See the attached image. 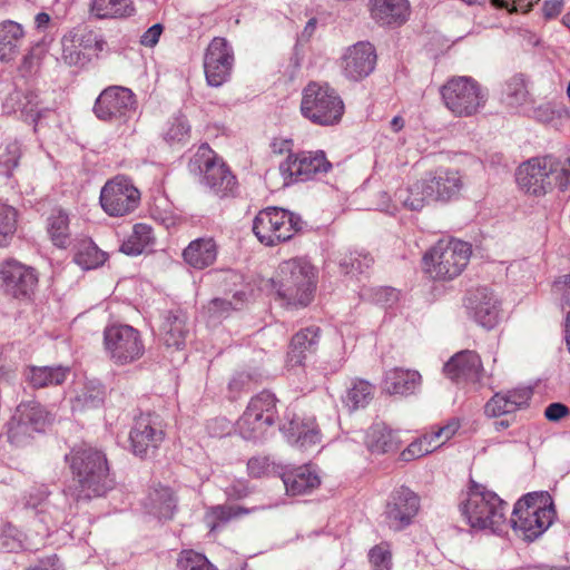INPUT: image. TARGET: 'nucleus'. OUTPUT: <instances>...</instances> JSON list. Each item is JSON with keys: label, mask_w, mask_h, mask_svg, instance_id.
I'll list each match as a JSON object with an SVG mask.
<instances>
[{"label": "nucleus", "mask_w": 570, "mask_h": 570, "mask_svg": "<svg viewBox=\"0 0 570 570\" xmlns=\"http://www.w3.org/2000/svg\"><path fill=\"white\" fill-rule=\"evenodd\" d=\"M69 367L58 366H29L26 372L27 381L36 389L63 383Z\"/></svg>", "instance_id": "nucleus-33"}, {"label": "nucleus", "mask_w": 570, "mask_h": 570, "mask_svg": "<svg viewBox=\"0 0 570 570\" xmlns=\"http://www.w3.org/2000/svg\"><path fill=\"white\" fill-rule=\"evenodd\" d=\"M554 515L549 493H529L514 504L510 522L523 539L533 541L552 524Z\"/></svg>", "instance_id": "nucleus-4"}, {"label": "nucleus", "mask_w": 570, "mask_h": 570, "mask_svg": "<svg viewBox=\"0 0 570 570\" xmlns=\"http://www.w3.org/2000/svg\"><path fill=\"white\" fill-rule=\"evenodd\" d=\"M368 560L373 570H392V552L390 544L382 542L368 552Z\"/></svg>", "instance_id": "nucleus-49"}, {"label": "nucleus", "mask_w": 570, "mask_h": 570, "mask_svg": "<svg viewBox=\"0 0 570 570\" xmlns=\"http://www.w3.org/2000/svg\"><path fill=\"white\" fill-rule=\"evenodd\" d=\"M269 463L266 458H252L247 463L248 473L254 478H261L267 473Z\"/></svg>", "instance_id": "nucleus-61"}, {"label": "nucleus", "mask_w": 570, "mask_h": 570, "mask_svg": "<svg viewBox=\"0 0 570 570\" xmlns=\"http://www.w3.org/2000/svg\"><path fill=\"white\" fill-rule=\"evenodd\" d=\"M531 397V387H518L497 392L485 403L484 415L490 419L512 415L520 410L527 409Z\"/></svg>", "instance_id": "nucleus-21"}, {"label": "nucleus", "mask_w": 570, "mask_h": 570, "mask_svg": "<svg viewBox=\"0 0 570 570\" xmlns=\"http://www.w3.org/2000/svg\"><path fill=\"white\" fill-rule=\"evenodd\" d=\"M189 334L188 315L181 309L170 311L161 326V338L167 347L180 350Z\"/></svg>", "instance_id": "nucleus-24"}, {"label": "nucleus", "mask_w": 570, "mask_h": 570, "mask_svg": "<svg viewBox=\"0 0 570 570\" xmlns=\"http://www.w3.org/2000/svg\"><path fill=\"white\" fill-rule=\"evenodd\" d=\"M18 534V530L10 524L4 525L0 535V549L7 552L20 549L22 544Z\"/></svg>", "instance_id": "nucleus-56"}, {"label": "nucleus", "mask_w": 570, "mask_h": 570, "mask_svg": "<svg viewBox=\"0 0 570 570\" xmlns=\"http://www.w3.org/2000/svg\"><path fill=\"white\" fill-rule=\"evenodd\" d=\"M282 480L287 494L291 495L306 494L321 483L318 475L308 465L284 473Z\"/></svg>", "instance_id": "nucleus-30"}, {"label": "nucleus", "mask_w": 570, "mask_h": 570, "mask_svg": "<svg viewBox=\"0 0 570 570\" xmlns=\"http://www.w3.org/2000/svg\"><path fill=\"white\" fill-rule=\"evenodd\" d=\"M375 47L370 42H358V78L367 77L376 66Z\"/></svg>", "instance_id": "nucleus-47"}, {"label": "nucleus", "mask_w": 570, "mask_h": 570, "mask_svg": "<svg viewBox=\"0 0 570 570\" xmlns=\"http://www.w3.org/2000/svg\"><path fill=\"white\" fill-rule=\"evenodd\" d=\"M434 450H436V445H433V443L430 442L428 435L424 434L422 438L409 444L407 448L401 452L400 459L404 462H410L412 460L424 456Z\"/></svg>", "instance_id": "nucleus-48"}, {"label": "nucleus", "mask_w": 570, "mask_h": 570, "mask_svg": "<svg viewBox=\"0 0 570 570\" xmlns=\"http://www.w3.org/2000/svg\"><path fill=\"white\" fill-rule=\"evenodd\" d=\"M517 183L532 196L546 195L554 184L564 190L570 185V158L564 164L552 156L531 158L518 168Z\"/></svg>", "instance_id": "nucleus-3"}, {"label": "nucleus", "mask_w": 570, "mask_h": 570, "mask_svg": "<svg viewBox=\"0 0 570 570\" xmlns=\"http://www.w3.org/2000/svg\"><path fill=\"white\" fill-rule=\"evenodd\" d=\"M463 188L459 170L439 168L426 174L405 189H399L395 198L411 210L422 209L430 200L449 202Z\"/></svg>", "instance_id": "nucleus-1"}, {"label": "nucleus", "mask_w": 570, "mask_h": 570, "mask_svg": "<svg viewBox=\"0 0 570 570\" xmlns=\"http://www.w3.org/2000/svg\"><path fill=\"white\" fill-rule=\"evenodd\" d=\"M462 514L474 529L500 530L505 522L507 503L492 491L473 485L460 504Z\"/></svg>", "instance_id": "nucleus-7"}, {"label": "nucleus", "mask_w": 570, "mask_h": 570, "mask_svg": "<svg viewBox=\"0 0 570 570\" xmlns=\"http://www.w3.org/2000/svg\"><path fill=\"white\" fill-rule=\"evenodd\" d=\"M24 38L22 26L12 20L0 22V61L10 62L16 59Z\"/></svg>", "instance_id": "nucleus-29"}, {"label": "nucleus", "mask_w": 570, "mask_h": 570, "mask_svg": "<svg viewBox=\"0 0 570 570\" xmlns=\"http://www.w3.org/2000/svg\"><path fill=\"white\" fill-rule=\"evenodd\" d=\"M46 50L45 48L37 43L35 45L27 55L23 56L21 65L19 67L20 72L23 76H30L38 71L40 65L45 58Z\"/></svg>", "instance_id": "nucleus-51"}, {"label": "nucleus", "mask_w": 570, "mask_h": 570, "mask_svg": "<svg viewBox=\"0 0 570 570\" xmlns=\"http://www.w3.org/2000/svg\"><path fill=\"white\" fill-rule=\"evenodd\" d=\"M302 220L295 214L283 208L261 210L254 222L253 232L262 244L275 246L291 239L302 228Z\"/></svg>", "instance_id": "nucleus-10"}, {"label": "nucleus", "mask_w": 570, "mask_h": 570, "mask_svg": "<svg viewBox=\"0 0 570 570\" xmlns=\"http://www.w3.org/2000/svg\"><path fill=\"white\" fill-rule=\"evenodd\" d=\"M563 4V0H547L542 7L544 17L551 19L559 16L562 11Z\"/></svg>", "instance_id": "nucleus-64"}, {"label": "nucleus", "mask_w": 570, "mask_h": 570, "mask_svg": "<svg viewBox=\"0 0 570 570\" xmlns=\"http://www.w3.org/2000/svg\"><path fill=\"white\" fill-rule=\"evenodd\" d=\"M20 154V146L18 142H9L6 146L4 151L0 154V164H2L9 170L13 169L18 166Z\"/></svg>", "instance_id": "nucleus-58"}, {"label": "nucleus", "mask_w": 570, "mask_h": 570, "mask_svg": "<svg viewBox=\"0 0 570 570\" xmlns=\"http://www.w3.org/2000/svg\"><path fill=\"white\" fill-rule=\"evenodd\" d=\"M570 414V410L563 403H551L544 410V416L548 421L559 422L563 417H567Z\"/></svg>", "instance_id": "nucleus-60"}, {"label": "nucleus", "mask_w": 570, "mask_h": 570, "mask_svg": "<svg viewBox=\"0 0 570 570\" xmlns=\"http://www.w3.org/2000/svg\"><path fill=\"white\" fill-rule=\"evenodd\" d=\"M422 376L417 371L395 367L385 374L383 391L390 395H410L420 386Z\"/></svg>", "instance_id": "nucleus-25"}, {"label": "nucleus", "mask_w": 570, "mask_h": 570, "mask_svg": "<svg viewBox=\"0 0 570 570\" xmlns=\"http://www.w3.org/2000/svg\"><path fill=\"white\" fill-rule=\"evenodd\" d=\"M35 433L37 432L23 423L22 420H19L16 414L9 422L8 439L16 445L23 444L28 439L32 438Z\"/></svg>", "instance_id": "nucleus-52"}, {"label": "nucleus", "mask_w": 570, "mask_h": 570, "mask_svg": "<svg viewBox=\"0 0 570 570\" xmlns=\"http://www.w3.org/2000/svg\"><path fill=\"white\" fill-rule=\"evenodd\" d=\"M331 168L332 164L326 159L324 151H299L287 155L286 159L279 164V174L283 185L288 186L309 180L317 174L327 173Z\"/></svg>", "instance_id": "nucleus-13"}, {"label": "nucleus", "mask_w": 570, "mask_h": 570, "mask_svg": "<svg viewBox=\"0 0 570 570\" xmlns=\"http://www.w3.org/2000/svg\"><path fill=\"white\" fill-rule=\"evenodd\" d=\"M151 242V227L146 224H136L131 235L121 244L120 250L126 255H139Z\"/></svg>", "instance_id": "nucleus-38"}, {"label": "nucleus", "mask_w": 570, "mask_h": 570, "mask_svg": "<svg viewBox=\"0 0 570 570\" xmlns=\"http://www.w3.org/2000/svg\"><path fill=\"white\" fill-rule=\"evenodd\" d=\"M318 338L320 328L315 326L307 327L296 333L292 338L287 353V366L295 367L302 365L306 352L313 353L316 351Z\"/></svg>", "instance_id": "nucleus-27"}, {"label": "nucleus", "mask_w": 570, "mask_h": 570, "mask_svg": "<svg viewBox=\"0 0 570 570\" xmlns=\"http://www.w3.org/2000/svg\"><path fill=\"white\" fill-rule=\"evenodd\" d=\"M234 55L230 46L224 38L216 37L208 45L204 57V71L207 83L219 87L230 76Z\"/></svg>", "instance_id": "nucleus-18"}, {"label": "nucleus", "mask_w": 570, "mask_h": 570, "mask_svg": "<svg viewBox=\"0 0 570 570\" xmlns=\"http://www.w3.org/2000/svg\"><path fill=\"white\" fill-rule=\"evenodd\" d=\"M185 262L197 269L213 265L217 258V245L213 238H197L184 249Z\"/></svg>", "instance_id": "nucleus-28"}, {"label": "nucleus", "mask_w": 570, "mask_h": 570, "mask_svg": "<svg viewBox=\"0 0 570 570\" xmlns=\"http://www.w3.org/2000/svg\"><path fill=\"white\" fill-rule=\"evenodd\" d=\"M190 126L184 116L174 117L165 132V139L170 142H184L189 138Z\"/></svg>", "instance_id": "nucleus-50"}, {"label": "nucleus", "mask_w": 570, "mask_h": 570, "mask_svg": "<svg viewBox=\"0 0 570 570\" xmlns=\"http://www.w3.org/2000/svg\"><path fill=\"white\" fill-rule=\"evenodd\" d=\"M82 36L78 32H69L61 39L62 55L61 59L68 66H77L85 59L81 50Z\"/></svg>", "instance_id": "nucleus-43"}, {"label": "nucleus", "mask_w": 570, "mask_h": 570, "mask_svg": "<svg viewBox=\"0 0 570 570\" xmlns=\"http://www.w3.org/2000/svg\"><path fill=\"white\" fill-rule=\"evenodd\" d=\"M553 291L561 295L563 303L570 306V275H564L553 283Z\"/></svg>", "instance_id": "nucleus-62"}, {"label": "nucleus", "mask_w": 570, "mask_h": 570, "mask_svg": "<svg viewBox=\"0 0 570 570\" xmlns=\"http://www.w3.org/2000/svg\"><path fill=\"white\" fill-rule=\"evenodd\" d=\"M242 513H247V510L239 507L216 505L206 513L205 521L210 531H215L220 524Z\"/></svg>", "instance_id": "nucleus-44"}, {"label": "nucleus", "mask_w": 570, "mask_h": 570, "mask_svg": "<svg viewBox=\"0 0 570 570\" xmlns=\"http://www.w3.org/2000/svg\"><path fill=\"white\" fill-rule=\"evenodd\" d=\"M301 112L315 125L333 126L341 120L344 104L327 83L311 81L302 92Z\"/></svg>", "instance_id": "nucleus-8"}, {"label": "nucleus", "mask_w": 570, "mask_h": 570, "mask_svg": "<svg viewBox=\"0 0 570 570\" xmlns=\"http://www.w3.org/2000/svg\"><path fill=\"white\" fill-rule=\"evenodd\" d=\"M104 387L96 382H89L75 396L72 401L73 411H83L86 409L98 407L104 401Z\"/></svg>", "instance_id": "nucleus-42"}, {"label": "nucleus", "mask_w": 570, "mask_h": 570, "mask_svg": "<svg viewBox=\"0 0 570 570\" xmlns=\"http://www.w3.org/2000/svg\"><path fill=\"white\" fill-rule=\"evenodd\" d=\"M397 434L385 423L373 424L365 434L364 444L372 454L394 452L400 446Z\"/></svg>", "instance_id": "nucleus-26"}, {"label": "nucleus", "mask_w": 570, "mask_h": 570, "mask_svg": "<svg viewBox=\"0 0 570 570\" xmlns=\"http://www.w3.org/2000/svg\"><path fill=\"white\" fill-rule=\"evenodd\" d=\"M234 302L226 298H213L205 307V314L209 323H218L230 315L233 311L240 309L244 303V293H236Z\"/></svg>", "instance_id": "nucleus-36"}, {"label": "nucleus", "mask_w": 570, "mask_h": 570, "mask_svg": "<svg viewBox=\"0 0 570 570\" xmlns=\"http://www.w3.org/2000/svg\"><path fill=\"white\" fill-rule=\"evenodd\" d=\"M277 399L268 391H263L257 395L253 396L246 407V411L259 421L275 424L277 417Z\"/></svg>", "instance_id": "nucleus-34"}, {"label": "nucleus", "mask_w": 570, "mask_h": 570, "mask_svg": "<svg viewBox=\"0 0 570 570\" xmlns=\"http://www.w3.org/2000/svg\"><path fill=\"white\" fill-rule=\"evenodd\" d=\"M178 570H217L202 553L194 550H184L177 559Z\"/></svg>", "instance_id": "nucleus-46"}, {"label": "nucleus", "mask_w": 570, "mask_h": 570, "mask_svg": "<svg viewBox=\"0 0 570 570\" xmlns=\"http://www.w3.org/2000/svg\"><path fill=\"white\" fill-rule=\"evenodd\" d=\"M338 66L343 75L351 80L356 78V45L348 46L342 53Z\"/></svg>", "instance_id": "nucleus-55"}, {"label": "nucleus", "mask_w": 570, "mask_h": 570, "mask_svg": "<svg viewBox=\"0 0 570 570\" xmlns=\"http://www.w3.org/2000/svg\"><path fill=\"white\" fill-rule=\"evenodd\" d=\"M505 99L511 106H522L530 100V94L523 76H514L507 82Z\"/></svg>", "instance_id": "nucleus-45"}, {"label": "nucleus", "mask_w": 570, "mask_h": 570, "mask_svg": "<svg viewBox=\"0 0 570 570\" xmlns=\"http://www.w3.org/2000/svg\"><path fill=\"white\" fill-rule=\"evenodd\" d=\"M272 426L273 425L265 423L264 420L259 421L257 417H254L246 410L236 422V431L244 440L248 441L263 439L267 430Z\"/></svg>", "instance_id": "nucleus-39"}, {"label": "nucleus", "mask_w": 570, "mask_h": 570, "mask_svg": "<svg viewBox=\"0 0 570 570\" xmlns=\"http://www.w3.org/2000/svg\"><path fill=\"white\" fill-rule=\"evenodd\" d=\"M459 425L455 422L449 423L444 426L439 428L435 431L426 433L429 440L436 449L446 443L458 431Z\"/></svg>", "instance_id": "nucleus-57"}, {"label": "nucleus", "mask_w": 570, "mask_h": 570, "mask_svg": "<svg viewBox=\"0 0 570 570\" xmlns=\"http://www.w3.org/2000/svg\"><path fill=\"white\" fill-rule=\"evenodd\" d=\"M165 439L158 415L146 413L135 417L129 433L130 448L135 455L144 458L155 453Z\"/></svg>", "instance_id": "nucleus-15"}, {"label": "nucleus", "mask_w": 570, "mask_h": 570, "mask_svg": "<svg viewBox=\"0 0 570 570\" xmlns=\"http://www.w3.org/2000/svg\"><path fill=\"white\" fill-rule=\"evenodd\" d=\"M104 347L116 365L131 364L145 354V344L139 331L127 324L107 326L104 331Z\"/></svg>", "instance_id": "nucleus-11"}, {"label": "nucleus", "mask_w": 570, "mask_h": 570, "mask_svg": "<svg viewBox=\"0 0 570 570\" xmlns=\"http://www.w3.org/2000/svg\"><path fill=\"white\" fill-rule=\"evenodd\" d=\"M73 261L82 269H92L105 263L106 254L91 240H82L77 247Z\"/></svg>", "instance_id": "nucleus-37"}, {"label": "nucleus", "mask_w": 570, "mask_h": 570, "mask_svg": "<svg viewBox=\"0 0 570 570\" xmlns=\"http://www.w3.org/2000/svg\"><path fill=\"white\" fill-rule=\"evenodd\" d=\"M191 164L203 174L202 183L214 195L227 197L234 194L237 186L236 177L207 144L197 149Z\"/></svg>", "instance_id": "nucleus-12"}, {"label": "nucleus", "mask_w": 570, "mask_h": 570, "mask_svg": "<svg viewBox=\"0 0 570 570\" xmlns=\"http://www.w3.org/2000/svg\"><path fill=\"white\" fill-rule=\"evenodd\" d=\"M14 414L36 432H40L47 421L46 411L33 401L19 404Z\"/></svg>", "instance_id": "nucleus-41"}, {"label": "nucleus", "mask_w": 570, "mask_h": 570, "mask_svg": "<svg viewBox=\"0 0 570 570\" xmlns=\"http://www.w3.org/2000/svg\"><path fill=\"white\" fill-rule=\"evenodd\" d=\"M26 100L22 111L27 118H30L36 125L52 111L51 108L41 106V101L35 92L28 94Z\"/></svg>", "instance_id": "nucleus-53"}, {"label": "nucleus", "mask_w": 570, "mask_h": 570, "mask_svg": "<svg viewBox=\"0 0 570 570\" xmlns=\"http://www.w3.org/2000/svg\"><path fill=\"white\" fill-rule=\"evenodd\" d=\"M0 281L4 292L19 299H29L38 285L37 272L18 261H6L0 268Z\"/></svg>", "instance_id": "nucleus-17"}, {"label": "nucleus", "mask_w": 570, "mask_h": 570, "mask_svg": "<svg viewBox=\"0 0 570 570\" xmlns=\"http://www.w3.org/2000/svg\"><path fill=\"white\" fill-rule=\"evenodd\" d=\"M139 200V190L125 177L107 181L100 193L101 207L109 216H125L134 212Z\"/></svg>", "instance_id": "nucleus-14"}, {"label": "nucleus", "mask_w": 570, "mask_h": 570, "mask_svg": "<svg viewBox=\"0 0 570 570\" xmlns=\"http://www.w3.org/2000/svg\"><path fill=\"white\" fill-rule=\"evenodd\" d=\"M420 509V498L411 489L401 487L392 492L385 507L389 527L400 531L407 527Z\"/></svg>", "instance_id": "nucleus-20"}, {"label": "nucleus", "mask_w": 570, "mask_h": 570, "mask_svg": "<svg viewBox=\"0 0 570 570\" xmlns=\"http://www.w3.org/2000/svg\"><path fill=\"white\" fill-rule=\"evenodd\" d=\"M17 228V210L7 204L0 202V237L6 239L11 236Z\"/></svg>", "instance_id": "nucleus-54"}, {"label": "nucleus", "mask_w": 570, "mask_h": 570, "mask_svg": "<svg viewBox=\"0 0 570 570\" xmlns=\"http://www.w3.org/2000/svg\"><path fill=\"white\" fill-rule=\"evenodd\" d=\"M445 107L455 117H471L483 108L488 95L482 86L471 77H453L441 87Z\"/></svg>", "instance_id": "nucleus-9"}, {"label": "nucleus", "mask_w": 570, "mask_h": 570, "mask_svg": "<svg viewBox=\"0 0 570 570\" xmlns=\"http://www.w3.org/2000/svg\"><path fill=\"white\" fill-rule=\"evenodd\" d=\"M276 286L278 296L288 304L306 306L315 291L314 267L301 258L283 262L278 267Z\"/></svg>", "instance_id": "nucleus-6"}, {"label": "nucleus", "mask_w": 570, "mask_h": 570, "mask_svg": "<svg viewBox=\"0 0 570 570\" xmlns=\"http://www.w3.org/2000/svg\"><path fill=\"white\" fill-rule=\"evenodd\" d=\"M163 31L164 27L161 23L151 26L141 35L140 45L148 48L155 47L158 43Z\"/></svg>", "instance_id": "nucleus-59"}, {"label": "nucleus", "mask_w": 570, "mask_h": 570, "mask_svg": "<svg viewBox=\"0 0 570 570\" xmlns=\"http://www.w3.org/2000/svg\"><path fill=\"white\" fill-rule=\"evenodd\" d=\"M283 431L289 442L296 443L305 450L321 441L320 431L312 420L306 422L292 420L287 426H283Z\"/></svg>", "instance_id": "nucleus-32"}, {"label": "nucleus", "mask_w": 570, "mask_h": 570, "mask_svg": "<svg viewBox=\"0 0 570 570\" xmlns=\"http://www.w3.org/2000/svg\"><path fill=\"white\" fill-rule=\"evenodd\" d=\"M375 387L370 382L358 380V405L365 406L374 396Z\"/></svg>", "instance_id": "nucleus-63"}, {"label": "nucleus", "mask_w": 570, "mask_h": 570, "mask_svg": "<svg viewBox=\"0 0 570 570\" xmlns=\"http://www.w3.org/2000/svg\"><path fill=\"white\" fill-rule=\"evenodd\" d=\"M48 233L57 247H67L70 236L69 218L63 210L57 209L50 215L48 219Z\"/></svg>", "instance_id": "nucleus-40"}, {"label": "nucleus", "mask_w": 570, "mask_h": 570, "mask_svg": "<svg viewBox=\"0 0 570 570\" xmlns=\"http://www.w3.org/2000/svg\"><path fill=\"white\" fill-rule=\"evenodd\" d=\"M468 307L473 311L475 321L487 328L494 327L499 322L500 304L492 292L485 287L470 292Z\"/></svg>", "instance_id": "nucleus-22"}, {"label": "nucleus", "mask_w": 570, "mask_h": 570, "mask_svg": "<svg viewBox=\"0 0 570 570\" xmlns=\"http://www.w3.org/2000/svg\"><path fill=\"white\" fill-rule=\"evenodd\" d=\"M145 507L150 514L158 519H171L176 508L173 491L167 487L153 489L145 501Z\"/></svg>", "instance_id": "nucleus-31"}, {"label": "nucleus", "mask_w": 570, "mask_h": 570, "mask_svg": "<svg viewBox=\"0 0 570 570\" xmlns=\"http://www.w3.org/2000/svg\"><path fill=\"white\" fill-rule=\"evenodd\" d=\"M445 375L458 384H464L474 392L480 391L483 384L484 368L479 354L474 351L464 350L454 354L444 364Z\"/></svg>", "instance_id": "nucleus-16"}, {"label": "nucleus", "mask_w": 570, "mask_h": 570, "mask_svg": "<svg viewBox=\"0 0 570 570\" xmlns=\"http://www.w3.org/2000/svg\"><path fill=\"white\" fill-rule=\"evenodd\" d=\"M136 110L134 92L125 87L112 86L97 98L94 112L101 120L130 117Z\"/></svg>", "instance_id": "nucleus-19"}, {"label": "nucleus", "mask_w": 570, "mask_h": 570, "mask_svg": "<svg viewBox=\"0 0 570 570\" xmlns=\"http://www.w3.org/2000/svg\"><path fill=\"white\" fill-rule=\"evenodd\" d=\"M73 485L69 493L75 500H89L104 495L112 487L106 455L95 449L77 451L71 459Z\"/></svg>", "instance_id": "nucleus-2"}, {"label": "nucleus", "mask_w": 570, "mask_h": 570, "mask_svg": "<svg viewBox=\"0 0 570 570\" xmlns=\"http://www.w3.org/2000/svg\"><path fill=\"white\" fill-rule=\"evenodd\" d=\"M91 12L99 19L127 18L135 13L131 0H92Z\"/></svg>", "instance_id": "nucleus-35"}, {"label": "nucleus", "mask_w": 570, "mask_h": 570, "mask_svg": "<svg viewBox=\"0 0 570 570\" xmlns=\"http://www.w3.org/2000/svg\"><path fill=\"white\" fill-rule=\"evenodd\" d=\"M371 17L383 26H401L410 16L407 0H370Z\"/></svg>", "instance_id": "nucleus-23"}, {"label": "nucleus", "mask_w": 570, "mask_h": 570, "mask_svg": "<svg viewBox=\"0 0 570 570\" xmlns=\"http://www.w3.org/2000/svg\"><path fill=\"white\" fill-rule=\"evenodd\" d=\"M471 254V245L465 242L440 240L424 254V269L433 279L451 281L464 271Z\"/></svg>", "instance_id": "nucleus-5"}]
</instances>
